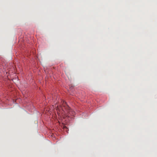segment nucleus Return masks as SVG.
<instances>
[{
  "instance_id": "nucleus-1",
  "label": "nucleus",
  "mask_w": 157,
  "mask_h": 157,
  "mask_svg": "<svg viewBox=\"0 0 157 157\" xmlns=\"http://www.w3.org/2000/svg\"><path fill=\"white\" fill-rule=\"evenodd\" d=\"M61 103L62 104V105H60L59 107L58 106L56 107V110H58L60 111L61 110L63 111H66L67 113L71 115L74 116L75 112L70 109V107L67 105L66 102L63 100L61 101Z\"/></svg>"
}]
</instances>
